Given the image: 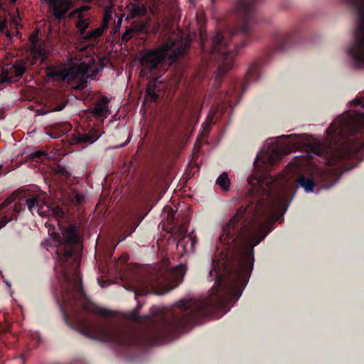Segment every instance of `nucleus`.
<instances>
[{
  "instance_id": "45",
  "label": "nucleus",
  "mask_w": 364,
  "mask_h": 364,
  "mask_svg": "<svg viewBox=\"0 0 364 364\" xmlns=\"http://www.w3.org/2000/svg\"><path fill=\"white\" fill-rule=\"evenodd\" d=\"M12 21L15 23H17V18H16L15 16H13L12 18Z\"/></svg>"
},
{
  "instance_id": "9",
  "label": "nucleus",
  "mask_w": 364,
  "mask_h": 364,
  "mask_svg": "<svg viewBox=\"0 0 364 364\" xmlns=\"http://www.w3.org/2000/svg\"><path fill=\"white\" fill-rule=\"evenodd\" d=\"M90 24L89 17H85L82 14L78 15V20L76 23V27L81 39L87 41H95L103 33L102 28H96L94 30L87 31L86 29Z\"/></svg>"
},
{
  "instance_id": "7",
  "label": "nucleus",
  "mask_w": 364,
  "mask_h": 364,
  "mask_svg": "<svg viewBox=\"0 0 364 364\" xmlns=\"http://www.w3.org/2000/svg\"><path fill=\"white\" fill-rule=\"evenodd\" d=\"M91 71V63L90 62L81 63L77 69L71 66L63 68H48L47 75L49 77L55 78L57 80L68 83H70L75 80L86 82L85 79L92 78L95 75V73L90 75L89 73Z\"/></svg>"
},
{
  "instance_id": "43",
  "label": "nucleus",
  "mask_w": 364,
  "mask_h": 364,
  "mask_svg": "<svg viewBox=\"0 0 364 364\" xmlns=\"http://www.w3.org/2000/svg\"><path fill=\"white\" fill-rule=\"evenodd\" d=\"M72 254H73V249H69L65 252L64 255L65 257H69L72 255Z\"/></svg>"
},
{
  "instance_id": "47",
  "label": "nucleus",
  "mask_w": 364,
  "mask_h": 364,
  "mask_svg": "<svg viewBox=\"0 0 364 364\" xmlns=\"http://www.w3.org/2000/svg\"><path fill=\"white\" fill-rule=\"evenodd\" d=\"M126 144H127V142H126V143H124V144H122V145L117 146H115V147H116V148L122 147V146H125Z\"/></svg>"
},
{
  "instance_id": "17",
  "label": "nucleus",
  "mask_w": 364,
  "mask_h": 364,
  "mask_svg": "<svg viewBox=\"0 0 364 364\" xmlns=\"http://www.w3.org/2000/svg\"><path fill=\"white\" fill-rule=\"evenodd\" d=\"M62 235L66 244L75 245L79 241V237L76 234L75 227L73 225H69L65 228L62 232Z\"/></svg>"
},
{
  "instance_id": "33",
  "label": "nucleus",
  "mask_w": 364,
  "mask_h": 364,
  "mask_svg": "<svg viewBox=\"0 0 364 364\" xmlns=\"http://www.w3.org/2000/svg\"><path fill=\"white\" fill-rule=\"evenodd\" d=\"M56 172L66 176L71 174L65 166H59Z\"/></svg>"
},
{
  "instance_id": "28",
  "label": "nucleus",
  "mask_w": 364,
  "mask_h": 364,
  "mask_svg": "<svg viewBox=\"0 0 364 364\" xmlns=\"http://www.w3.org/2000/svg\"><path fill=\"white\" fill-rule=\"evenodd\" d=\"M84 200V196L79 192H74L73 196V201L76 203V204L81 203Z\"/></svg>"
},
{
  "instance_id": "13",
  "label": "nucleus",
  "mask_w": 364,
  "mask_h": 364,
  "mask_svg": "<svg viewBox=\"0 0 364 364\" xmlns=\"http://www.w3.org/2000/svg\"><path fill=\"white\" fill-rule=\"evenodd\" d=\"M102 136L97 129L92 128L87 133H77L75 135L74 139L76 144H92Z\"/></svg>"
},
{
  "instance_id": "18",
  "label": "nucleus",
  "mask_w": 364,
  "mask_h": 364,
  "mask_svg": "<svg viewBox=\"0 0 364 364\" xmlns=\"http://www.w3.org/2000/svg\"><path fill=\"white\" fill-rule=\"evenodd\" d=\"M237 13L247 18L248 15L253 11V7L249 0H239L236 7Z\"/></svg>"
},
{
  "instance_id": "32",
  "label": "nucleus",
  "mask_w": 364,
  "mask_h": 364,
  "mask_svg": "<svg viewBox=\"0 0 364 364\" xmlns=\"http://www.w3.org/2000/svg\"><path fill=\"white\" fill-rule=\"evenodd\" d=\"M8 218H16V215H15L14 217H9V218H8L6 215L2 217L1 219L0 220V228H2L4 226H6V225L11 220Z\"/></svg>"
},
{
  "instance_id": "41",
  "label": "nucleus",
  "mask_w": 364,
  "mask_h": 364,
  "mask_svg": "<svg viewBox=\"0 0 364 364\" xmlns=\"http://www.w3.org/2000/svg\"><path fill=\"white\" fill-rule=\"evenodd\" d=\"M6 27V21L5 19L0 20V31H4Z\"/></svg>"
},
{
  "instance_id": "30",
  "label": "nucleus",
  "mask_w": 364,
  "mask_h": 364,
  "mask_svg": "<svg viewBox=\"0 0 364 364\" xmlns=\"http://www.w3.org/2000/svg\"><path fill=\"white\" fill-rule=\"evenodd\" d=\"M46 153L43 151H36L30 154L31 159L41 158L42 156H46Z\"/></svg>"
},
{
  "instance_id": "24",
  "label": "nucleus",
  "mask_w": 364,
  "mask_h": 364,
  "mask_svg": "<svg viewBox=\"0 0 364 364\" xmlns=\"http://www.w3.org/2000/svg\"><path fill=\"white\" fill-rule=\"evenodd\" d=\"M194 304L191 299H181L176 303V306L180 309L193 308Z\"/></svg>"
},
{
  "instance_id": "21",
  "label": "nucleus",
  "mask_w": 364,
  "mask_h": 364,
  "mask_svg": "<svg viewBox=\"0 0 364 364\" xmlns=\"http://www.w3.org/2000/svg\"><path fill=\"white\" fill-rule=\"evenodd\" d=\"M187 271V267L184 264H180L172 271V276L176 282H181L184 274Z\"/></svg>"
},
{
  "instance_id": "11",
  "label": "nucleus",
  "mask_w": 364,
  "mask_h": 364,
  "mask_svg": "<svg viewBox=\"0 0 364 364\" xmlns=\"http://www.w3.org/2000/svg\"><path fill=\"white\" fill-rule=\"evenodd\" d=\"M48 4L51 14L57 19H62L72 7L70 0H41Z\"/></svg>"
},
{
  "instance_id": "1",
  "label": "nucleus",
  "mask_w": 364,
  "mask_h": 364,
  "mask_svg": "<svg viewBox=\"0 0 364 364\" xmlns=\"http://www.w3.org/2000/svg\"><path fill=\"white\" fill-rule=\"evenodd\" d=\"M247 210L246 207H240L236 213L230 220L223 232L220 240L226 244H232L237 240L241 243L240 257L241 264L237 273H230L225 267L221 271L223 264L218 261H213L208 272V279L214 282L212 287L220 285L225 282V275L228 274L226 287L228 290V296L231 299H237L241 296L242 287L249 272L252 269L254 260V247L259 244L267 236L271 230L274 221L278 220L277 216L272 215L273 218L267 220L263 224L256 220L247 222L241 228L239 235L235 237L233 229L237 223L244 216Z\"/></svg>"
},
{
  "instance_id": "19",
  "label": "nucleus",
  "mask_w": 364,
  "mask_h": 364,
  "mask_svg": "<svg viewBox=\"0 0 364 364\" xmlns=\"http://www.w3.org/2000/svg\"><path fill=\"white\" fill-rule=\"evenodd\" d=\"M297 182L299 186L303 188L306 192H313V188L315 186V183L312 178L306 177L303 175H300L298 177Z\"/></svg>"
},
{
  "instance_id": "26",
  "label": "nucleus",
  "mask_w": 364,
  "mask_h": 364,
  "mask_svg": "<svg viewBox=\"0 0 364 364\" xmlns=\"http://www.w3.org/2000/svg\"><path fill=\"white\" fill-rule=\"evenodd\" d=\"M134 35V33L131 27L127 28L125 31L122 34L121 40L123 42H127Z\"/></svg>"
},
{
  "instance_id": "46",
  "label": "nucleus",
  "mask_w": 364,
  "mask_h": 364,
  "mask_svg": "<svg viewBox=\"0 0 364 364\" xmlns=\"http://www.w3.org/2000/svg\"><path fill=\"white\" fill-rule=\"evenodd\" d=\"M15 360H16V362H21V363H22V362H21V361H22L21 358H15Z\"/></svg>"
},
{
  "instance_id": "42",
  "label": "nucleus",
  "mask_w": 364,
  "mask_h": 364,
  "mask_svg": "<svg viewBox=\"0 0 364 364\" xmlns=\"http://www.w3.org/2000/svg\"><path fill=\"white\" fill-rule=\"evenodd\" d=\"M14 210L16 213H19L21 210V204L19 203H16L14 206Z\"/></svg>"
},
{
  "instance_id": "35",
  "label": "nucleus",
  "mask_w": 364,
  "mask_h": 364,
  "mask_svg": "<svg viewBox=\"0 0 364 364\" xmlns=\"http://www.w3.org/2000/svg\"><path fill=\"white\" fill-rule=\"evenodd\" d=\"M65 107V104H60V105L56 106L55 107H54L53 109H50V112H59V111L63 110Z\"/></svg>"
},
{
  "instance_id": "36",
  "label": "nucleus",
  "mask_w": 364,
  "mask_h": 364,
  "mask_svg": "<svg viewBox=\"0 0 364 364\" xmlns=\"http://www.w3.org/2000/svg\"><path fill=\"white\" fill-rule=\"evenodd\" d=\"M113 340L112 333L110 331L106 332V336L102 338L103 341H111Z\"/></svg>"
},
{
  "instance_id": "29",
  "label": "nucleus",
  "mask_w": 364,
  "mask_h": 364,
  "mask_svg": "<svg viewBox=\"0 0 364 364\" xmlns=\"http://www.w3.org/2000/svg\"><path fill=\"white\" fill-rule=\"evenodd\" d=\"M130 27L135 34L136 32L143 31L144 28V25L134 23L131 25Z\"/></svg>"
},
{
  "instance_id": "49",
  "label": "nucleus",
  "mask_w": 364,
  "mask_h": 364,
  "mask_svg": "<svg viewBox=\"0 0 364 364\" xmlns=\"http://www.w3.org/2000/svg\"><path fill=\"white\" fill-rule=\"evenodd\" d=\"M316 154L317 155H320V154H321V153H320L319 151H317Z\"/></svg>"
},
{
  "instance_id": "12",
  "label": "nucleus",
  "mask_w": 364,
  "mask_h": 364,
  "mask_svg": "<svg viewBox=\"0 0 364 364\" xmlns=\"http://www.w3.org/2000/svg\"><path fill=\"white\" fill-rule=\"evenodd\" d=\"M109 102V98L102 97L100 100L96 102L94 107L90 110L92 114L101 122H104L111 112Z\"/></svg>"
},
{
  "instance_id": "44",
  "label": "nucleus",
  "mask_w": 364,
  "mask_h": 364,
  "mask_svg": "<svg viewBox=\"0 0 364 364\" xmlns=\"http://www.w3.org/2000/svg\"><path fill=\"white\" fill-rule=\"evenodd\" d=\"M13 200V196L9 197L2 204L3 205H5V204L10 203Z\"/></svg>"
},
{
  "instance_id": "37",
  "label": "nucleus",
  "mask_w": 364,
  "mask_h": 364,
  "mask_svg": "<svg viewBox=\"0 0 364 364\" xmlns=\"http://www.w3.org/2000/svg\"><path fill=\"white\" fill-rule=\"evenodd\" d=\"M90 8L88 6H81L78 9H77L75 11V14H82L81 13L82 11H87Z\"/></svg>"
},
{
  "instance_id": "2",
  "label": "nucleus",
  "mask_w": 364,
  "mask_h": 364,
  "mask_svg": "<svg viewBox=\"0 0 364 364\" xmlns=\"http://www.w3.org/2000/svg\"><path fill=\"white\" fill-rule=\"evenodd\" d=\"M247 210L246 207H240L236 213L230 220L223 232L220 240L226 244H232L237 240L241 243L240 257L241 264L237 273H230L225 267L221 271L223 264L218 261H213L208 272V279L214 282L212 287L220 285L225 282V275L228 274L226 287L228 290V296L231 299H237L241 296L242 287L249 272L252 269L254 260V247L259 244L267 236L271 230L274 221L278 220L277 216L272 215L273 218L267 220L263 224L256 220L247 222L241 228L239 235L235 237L233 229L237 223L244 216Z\"/></svg>"
},
{
  "instance_id": "38",
  "label": "nucleus",
  "mask_w": 364,
  "mask_h": 364,
  "mask_svg": "<svg viewBox=\"0 0 364 364\" xmlns=\"http://www.w3.org/2000/svg\"><path fill=\"white\" fill-rule=\"evenodd\" d=\"M48 113H50V110L43 111L42 109H37L36 110V116H42V115L46 114Z\"/></svg>"
},
{
  "instance_id": "16",
  "label": "nucleus",
  "mask_w": 364,
  "mask_h": 364,
  "mask_svg": "<svg viewBox=\"0 0 364 364\" xmlns=\"http://www.w3.org/2000/svg\"><path fill=\"white\" fill-rule=\"evenodd\" d=\"M127 9L132 17H140L144 16L146 9L143 3L132 1L127 5Z\"/></svg>"
},
{
  "instance_id": "20",
  "label": "nucleus",
  "mask_w": 364,
  "mask_h": 364,
  "mask_svg": "<svg viewBox=\"0 0 364 364\" xmlns=\"http://www.w3.org/2000/svg\"><path fill=\"white\" fill-rule=\"evenodd\" d=\"M215 183L218 185L223 191H228L230 188V181L227 173L220 174L216 179Z\"/></svg>"
},
{
  "instance_id": "10",
  "label": "nucleus",
  "mask_w": 364,
  "mask_h": 364,
  "mask_svg": "<svg viewBox=\"0 0 364 364\" xmlns=\"http://www.w3.org/2000/svg\"><path fill=\"white\" fill-rule=\"evenodd\" d=\"M279 157V149L276 141L269 139L266 141L264 148L257 155L255 163L261 161L264 164H273Z\"/></svg>"
},
{
  "instance_id": "25",
  "label": "nucleus",
  "mask_w": 364,
  "mask_h": 364,
  "mask_svg": "<svg viewBox=\"0 0 364 364\" xmlns=\"http://www.w3.org/2000/svg\"><path fill=\"white\" fill-rule=\"evenodd\" d=\"M285 137H290L292 139L293 145L296 147L304 145V141L305 139L306 136L305 135H289V136H284Z\"/></svg>"
},
{
  "instance_id": "31",
  "label": "nucleus",
  "mask_w": 364,
  "mask_h": 364,
  "mask_svg": "<svg viewBox=\"0 0 364 364\" xmlns=\"http://www.w3.org/2000/svg\"><path fill=\"white\" fill-rule=\"evenodd\" d=\"M175 287V286H169L166 289H160L159 288L156 290L155 294L157 295H164L168 292H169L171 289H173Z\"/></svg>"
},
{
  "instance_id": "34",
  "label": "nucleus",
  "mask_w": 364,
  "mask_h": 364,
  "mask_svg": "<svg viewBox=\"0 0 364 364\" xmlns=\"http://www.w3.org/2000/svg\"><path fill=\"white\" fill-rule=\"evenodd\" d=\"M249 184L255 188V186L257 184L259 187L262 186V181L259 179H250L249 181Z\"/></svg>"
},
{
  "instance_id": "4",
  "label": "nucleus",
  "mask_w": 364,
  "mask_h": 364,
  "mask_svg": "<svg viewBox=\"0 0 364 364\" xmlns=\"http://www.w3.org/2000/svg\"><path fill=\"white\" fill-rule=\"evenodd\" d=\"M364 127V114H343L336 119L326 131V140L329 148L325 151L330 154L338 146V142L346 135H351Z\"/></svg>"
},
{
  "instance_id": "15",
  "label": "nucleus",
  "mask_w": 364,
  "mask_h": 364,
  "mask_svg": "<svg viewBox=\"0 0 364 364\" xmlns=\"http://www.w3.org/2000/svg\"><path fill=\"white\" fill-rule=\"evenodd\" d=\"M196 238L192 234H188L182 237L177 243L178 248H182L184 253L193 252Z\"/></svg>"
},
{
  "instance_id": "51",
  "label": "nucleus",
  "mask_w": 364,
  "mask_h": 364,
  "mask_svg": "<svg viewBox=\"0 0 364 364\" xmlns=\"http://www.w3.org/2000/svg\"><path fill=\"white\" fill-rule=\"evenodd\" d=\"M83 334L86 336H89L87 333H83Z\"/></svg>"
},
{
  "instance_id": "27",
  "label": "nucleus",
  "mask_w": 364,
  "mask_h": 364,
  "mask_svg": "<svg viewBox=\"0 0 364 364\" xmlns=\"http://www.w3.org/2000/svg\"><path fill=\"white\" fill-rule=\"evenodd\" d=\"M51 211L53 215H55L57 218H63L64 215V212L63 209L59 206H55L51 209Z\"/></svg>"
},
{
  "instance_id": "14",
  "label": "nucleus",
  "mask_w": 364,
  "mask_h": 364,
  "mask_svg": "<svg viewBox=\"0 0 364 364\" xmlns=\"http://www.w3.org/2000/svg\"><path fill=\"white\" fill-rule=\"evenodd\" d=\"M30 40L32 43L31 55H33V58L31 63L34 64L38 60L41 62H43L46 58V54L44 48L42 47L41 44L37 41L36 36H31L30 38Z\"/></svg>"
},
{
  "instance_id": "50",
  "label": "nucleus",
  "mask_w": 364,
  "mask_h": 364,
  "mask_svg": "<svg viewBox=\"0 0 364 364\" xmlns=\"http://www.w3.org/2000/svg\"><path fill=\"white\" fill-rule=\"evenodd\" d=\"M56 255H58V257H59V252L58 251H56Z\"/></svg>"
},
{
  "instance_id": "22",
  "label": "nucleus",
  "mask_w": 364,
  "mask_h": 364,
  "mask_svg": "<svg viewBox=\"0 0 364 364\" xmlns=\"http://www.w3.org/2000/svg\"><path fill=\"white\" fill-rule=\"evenodd\" d=\"M112 18V8L107 6L105 9L103 21L99 28H103V32L108 28L109 21Z\"/></svg>"
},
{
  "instance_id": "3",
  "label": "nucleus",
  "mask_w": 364,
  "mask_h": 364,
  "mask_svg": "<svg viewBox=\"0 0 364 364\" xmlns=\"http://www.w3.org/2000/svg\"><path fill=\"white\" fill-rule=\"evenodd\" d=\"M188 46L189 41L187 36H184L181 31H177L171 33L161 47L142 53L139 60L140 75L144 78H154L146 88L145 100L156 101L159 98V94L163 89V85L156 74L165 59L168 58L170 63L174 62L188 49Z\"/></svg>"
},
{
  "instance_id": "23",
  "label": "nucleus",
  "mask_w": 364,
  "mask_h": 364,
  "mask_svg": "<svg viewBox=\"0 0 364 364\" xmlns=\"http://www.w3.org/2000/svg\"><path fill=\"white\" fill-rule=\"evenodd\" d=\"M14 69L15 75L16 77H21L25 73L26 70V63L24 61H18L14 65Z\"/></svg>"
},
{
  "instance_id": "48",
  "label": "nucleus",
  "mask_w": 364,
  "mask_h": 364,
  "mask_svg": "<svg viewBox=\"0 0 364 364\" xmlns=\"http://www.w3.org/2000/svg\"><path fill=\"white\" fill-rule=\"evenodd\" d=\"M17 0H11V3H15Z\"/></svg>"
},
{
  "instance_id": "52",
  "label": "nucleus",
  "mask_w": 364,
  "mask_h": 364,
  "mask_svg": "<svg viewBox=\"0 0 364 364\" xmlns=\"http://www.w3.org/2000/svg\"><path fill=\"white\" fill-rule=\"evenodd\" d=\"M202 308H203V306H198V309H200Z\"/></svg>"
},
{
  "instance_id": "39",
  "label": "nucleus",
  "mask_w": 364,
  "mask_h": 364,
  "mask_svg": "<svg viewBox=\"0 0 364 364\" xmlns=\"http://www.w3.org/2000/svg\"><path fill=\"white\" fill-rule=\"evenodd\" d=\"M264 205L262 203H258L255 207L256 215H259L263 210Z\"/></svg>"
},
{
  "instance_id": "8",
  "label": "nucleus",
  "mask_w": 364,
  "mask_h": 364,
  "mask_svg": "<svg viewBox=\"0 0 364 364\" xmlns=\"http://www.w3.org/2000/svg\"><path fill=\"white\" fill-rule=\"evenodd\" d=\"M24 205L33 215H38L41 217L47 215L48 206L46 203L45 198L40 194H30L23 199Z\"/></svg>"
},
{
  "instance_id": "6",
  "label": "nucleus",
  "mask_w": 364,
  "mask_h": 364,
  "mask_svg": "<svg viewBox=\"0 0 364 364\" xmlns=\"http://www.w3.org/2000/svg\"><path fill=\"white\" fill-rule=\"evenodd\" d=\"M200 38L203 50H208L211 53L217 52L227 57L226 62L223 63L218 68V75L224 74L232 67L234 54L225 51V48L230 41V38L227 33L223 34L217 31L210 39H208L205 36V31L201 28L200 30Z\"/></svg>"
},
{
  "instance_id": "5",
  "label": "nucleus",
  "mask_w": 364,
  "mask_h": 364,
  "mask_svg": "<svg viewBox=\"0 0 364 364\" xmlns=\"http://www.w3.org/2000/svg\"><path fill=\"white\" fill-rule=\"evenodd\" d=\"M348 9L356 14V30L353 35L354 43L348 50L353 65L357 68H364V0H342Z\"/></svg>"
},
{
  "instance_id": "40",
  "label": "nucleus",
  "mask_w": 364,
  "mask_h": 364,
  "mask_svg": "<svg viewBox=\"0 0 364 364\" xmlns=\"http://www.w3.org/2000/svg\"><path fill=\"white\" fill-rule=\"evenodd\" d=\"M4 82H10L9 78L6 75H0V84H2Z\"/></svg>"
}]
</instances>
